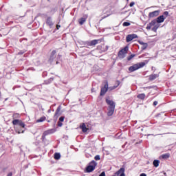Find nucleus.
<instances>
[{"mask_svg": "<svg viewBox=\"0 0 176 176\" xmlns=\"http://www.w3.org/2000/svg\"><path fill=\"white\" fill-rule=\"evenodd\" d=\"M145 65V63H137L133 66H131L129 69V70L131 72H134V71H137V69H140V68H142Z\"/></svg>", "mask_w": 176, "mask_h": 176, "instance_id": "obj_1", "label": "nucleus"}, {"mask_svg": "<svg viewBox=\"0 0 176 176\" xmlns=\"http://www.w3.org/2000/svg\"><path fill=\"white\" fill-rule=\"evenodd\" d=\"M96 166H97V162L95 161H92L89 163V166L86 168L87 173H91L94 171L96 168Z\"/></svg>", "mask_w": 176, "mask_h": 176, "instance_id": "obj_2", "label": "nucleus"}, {"mask_svg": "<svg viewBox=\"0 0 176 176\" xmlns=\"http://www.w3.org/2000/svg\"><path fill=\"white\" fill-rule=\"evenodd\" d=\"M127 52H129L128 46H126L124 49L121 50L118 53L120 58H124V57H126V54H127Z\"/></svg>", "mask_w": 176, "mask_h": 176, "instance_id": "obj_3", "label": "nucleus"}, {"mask_svg": "<svg viewBox=\"0 0 176 176\" xmlns=\"http://www.w3.org/2000/svg\"><path fill=\"white\" fill-rule=\"evenodd\" d=\"M12 124H14V126H17V125L20 126L23 129H24V127H25V124H24V122H23V121H21L20 120H14L12 121Z\"/></svg>", "mask_w": 176, "mask_h": 176, "instance_id": "obj_4", "label": "nucleus"}, {"mask_svg": "<svg viewBox=\"0 0 176 176\" xmlns=\"http://www.w3.org/2000/svg\"><path fill=\"white\" fill-rule=\"evenodd\" d=\"M113 176H126V174H124V168H120Z\"/></svg>", "mask_w": 176, "mask_h": 176, "instance_id": "obj_5", "label": "nucleus"}, {"mask_svg": "<svg viewBox=\"0 0 176 176\" xmlns=\"http://www.w3.org/2000/svg\"><path fill=\"white\" fill-rule=\"evenodd\" d=\"M106 102H107V105H109L108 108L115 109L116 104H115V102H113V100L107 99Z\"/></svg>", "mask_w": 176, "mask_h": 176, "instance_id": "obj_6", "label": "nucleus"}, {"mask_svg": "<svg viewBox=\"0 0 176 176\" xmlns=\"http://www.w3.org/2000/svg\"><path fill=\"white\" fill-rule=\"evenodd\" d=\"M159 13H160V11L159 10L151 12L148 14V17H150L151 19H153V17H156L159 16Z\"/></svg>", "mask_w": 176, "mask_h": 176, "instance_id": "obj_7", "label": "nucleus"}, {"mask_svg": "<svg viewBox=\"0 0 176 176\" xmlns=\"http://www.w3.org/2000/svg\"><path fill=\"white\" fill-rule=\"evenodd\" d=\"M135 38H137L136 34H129L126 36V42H131V41H133V39H135Z\"/></svg>", "mask_w": 176, "mask_h": 176, "instance_id": "obj_8", "label": "nucleus"}, {"mask_svg": "<svg viewBox=\"0 0 176 176\" xmlns=\"http://www.w3.org/2000/svg\"><path fill=\"white\" fill-rule=\"evenodd\" d=\"M56 60V51L53 50L50 56V63H53V60Z\"/></svg>", "mask_w": 176, "mask_h": 176, "instance_id": "obj_9", "label": "nucleus"}, {"mask_svg": "<svg viewBox=\"0 0 176 176\" xmlns=\"http://www.w3.org/2000/svg\"><path fill=\"white\" fill-rule=\"evenodd\" d=\"M151 27H153L154 28L157 29L160 27V25L157 22H156V20H153L150 23Z\"/></svg>", "mask_w": 176, "mask_h": 176, "instance_id": "obj_10", "label": "nucleus"}, {"mask_svg": "<svg viewBox=\"0 0 176 176\" xmlns=\"http://www.w3.org/2000/svg\"><path fill=\"white\" fill-rule=\"evenodd\" d=\"M107 91H108V82H107L104 87L101 89L100 96H104Z\"/></svg>", "mask_w": 176, "mask_h": 176, "instance_id": "obj_11", "label": "nucleus"}, {"mask_svg": "<svg viewBox=\"0 0 176 176\" xmlns=\"http://www.w3.org/2000/svg\"><path fill=\"white\" fill-rule=\"evenodd\" d=\"M164 20H166V16H164V15H161L156 19L155 21L156 23H163Z\"/></svg>", "mask_w": 176, "mask_h": 176, "instance_id": "obj_12", "label": "nucleus"}, {"mask_svg": "<svg viewBox=\"0 0 176 176\" xmlns=\"http://www.w3.org/2000/svg\"><path fill=\"white\" fill-rule=\"evenodd\" d=\"M101 40H93L88 43L89 46H96V45L100 43Z\"/></svg>", "mask_w": 176, "mask_h": 176, "instance_id": "obj_13", "label": "nucleus"}, {"mask_svg": "<svg viewBox=\"0 0 176 176\" xmlns=\"http://www.w3.org/2000/svg\"><path fill=\"white\" fill-rule=\"evenodd\" d=\"M107 111V116H112L113 115V112H115V109L108 107Z\"/></svg>", "mask_w": 176, "mask_h": 176, "instance_id": "obj_14", "label": "nucleus"}, {"mask_svg": "<svg viewBox=\"0 0 176 176\" xmlns=\"http://www.w3.org/2000/svg\"><path fill=\"white\" fill-rule=\"evenodd\" d=\"M80 129H82V131L83 133H86L87 131V130H89V129H87V127H86V124H82L80 126Z\"/></svg>", "mask_w": 176, "mask_h": 176, "instance_id": "obj_15", "label": "nucleus"}, {"mask_svg": "<svg viewBox=\"0 0 176 176\" xmlns=\"http://www.w3.org/2000/svg\"><path fill=\"white\" fill-rule=\"evenodd\" d=\"M87 19V16H85V18H81L78 20V23L80 25H82V24L86 21V19Z\"/></svg>", "mask_w": 176, "mask_h": 176, "instance_id": "obj_16", "label": "nucleus"}, {"mask_svg": "<svg viewBox=\"0 0 176 176\" xmlns=\"http://www.w3.org/2000/svg\"><path fill=\"white\" fill-rule=\"evenodd\" d=\"M156 78H159L158 74H152L150 76L151 80H153L156 79Z\"/></svg>", "mask_w": 176, "mask_h": 176, "instance_id": "obj_17", "label": "nucleus"}, {"mask_svg": "<svg viewBox=\"0 0 176 176\" xmlns=\"http://www.w3.org/2000/svg\"><path fill=\"white\" fill-rule=\"evenodd\" d=\"M47 25H50V27H52V25H53V22H52V19L50 18H48L47 19Z\"/></svg>", "mask_w": 176, "mask_h": 176, "instance_id": "obj_18", "label": "nucleus"}, {"mask_svg": "<svg viewBox=\"0 0 176 176\" xmlns=\"http://www.w3.org/2000/svg\"><path fill=\"white\" fill-rule=\"evenodd\" d=\"M159 163H160V161L155 160L153 161V166L155 167H159Z\"/></svg>", "mask_w": 176, "mask_h": 176, "instance_id": "obj_19", "label": "nucleus"}, {"mask_svg": "<svg viewBox=\"0 0 176 176\" xmlns=\"http://www.w3.org/2000/svg\"><path fill=\"white\" fill-rule=\"evenodd\" d=\"M162 159H168L170 157V153H165L161 156Z\"/></svg>", "mask_w": 176, "mask_h": 176, "instance_id": "obj_20", "label": "nucleus"}, {"mask_svg": "<svg viewBox=\"0 0 176 176\" xmlns=\"http://www.w3.org/2000/svg\"><path fill=\"white\" fill-rule=\"evenodd\" d=\"M14 130L15 131H16V133H18V134H20L21 133H24V130H22V129L20 130L19 129V128H17V126L14 127Z\"/></svg>", "mask_w": 176, "mask_h": 176, "instance_id": "obj_21", "label": "nucleus"}, {"mask_svg": "<svg viewBox=\"0 0 176 176\" xmlns=\"http://www.w3.org/2000/svg\"><path fill=\"white\" fill-rule=\"evenodd\" d=\"M60 157H61V155H60V153H56L54 154V159H56V160H58Z\"/></svg>", "mask_w": 176, "mask_h": 176, "instance_id": "obj_22", "label": "nucleus"}, {"mask_svg": "<svg viewBox=\"0 0 176 176\" xmlns=\"http://www.w3.org/2000/svg\"><path fill=\"white\" fill-rule=\"evenodd\" d=\"M138 98H140V100H144L145 98V94H140L138 96Z\"/></svg>", "mask_w": 176, "mask_h": 176, "instance_id": "obj_23", "label": "nucleus"}, {"mask_svg": "<svg viewBox=\"0 0 176 176\" xmlns=\"http://www.w3.org/2000/svg\"><path fill=\"white\" fill-rule=\"evenodd\" d=\"M45 121V118L44 117H41L39 119H38L36 120V123H41L42 122H44Z\"/></svg>", "mask_w": 176, "mask_h": 176, "instance_id": "obj_24", "label": "nucleus"}, {"mask_svg": "<svg viewBox=\"0 0 176 176\" xmlns=\"http://www.w3.org/2000/svg\"><path fill=\"white\" fill-rule=\"evenodd\" d=\"M146 47H148V43H146L144 45H142V50H145V49H146Z\"/></svg>", "mask_w": 176, "mask_h": 176, "instance_id": "obj_25", "label": "nucleus"}, {"mask_svg": "<svg viewBox=\"0 0 176 176\" xmlns=\"http://www.w3.org/2000/svg\"><path fill=\"white\" fill-rule=\"evenodd\" d=\"M133 57H135V55L132 54L127 58V60L130 61V60H131V58H133Z\"/></svg>", "mask_w": 176, "mask_h": 176, "instance_id": "obj_26", "label": "nucleus"}, {"mask_svg": "<svg viewBox=\"0 0 176 176\" xmlns=\"http://www.w3.org/2000/svg\"><path fill=\"white\" fill-rule=\"evenodd\" d=\"M129 25H130V23H129V22H124L123 23V26L124 27H129Z\"/></svg>", "mask_w": 176, "mask_h": 176, "instance_id": "obj_27", "label": "nucleus"}, {"mask_svg": "<svg viewBox=\"0 0 176 176\" xmlns=\"http://www.w3.org/2000/svg\"><path fill=\"white\" fill-rule=\"evenodd\" d=\"M116 84H117V86L113 87V89H116V87H118V86H119V85H120V81H117V82H116Z\"/></svg>", "mask_w": 176, "mask_h": 176, "instance_id": "obj_28", "label": "nucleus"}, {"mask_svg": "<svg viewBox=\"0 0 176 176\" xmlns=\"http://www.w3.org/2000/svg\"><path fill=\"white\" fill-rule=\"evenodd\" d=\"M164 14L165 15L164 17H166V19L167 16H168V12H167V11L164 12Z\"/></svg>", "mask_w": 176, "mask_h": 176, "instance_id": "obj_29", "label": "nucleus"}, {"mask_svg": "<svg viewBox=\"0 0 176 176\" xmlns=\"http://www.w3.org/2000/svg\"><path fill=\"white\" fill-rule=\"evenodd\" d=\"M100 155L95 156V160H100Z\"/></svg>", "mask_w": 176, "mask_h": 176, "instance_id": "obj_30", "label": "nucleus"}, {"mask_svg": "<svg viewBox=\"0 0 176 176\" xmlns=\"http://www.w3.org/2000/svg\"><path fill=\"white\" fill-rule=\"evenodd\" d=\"M59 120L60 122H64V117H60Z\"/></svg>", "mask_w": 176, "mask_h": 176, "instance_id": "obj_31", "label": "nucleus"}, {"mask_svg": "<svg viewBox=\"0 0 176 176\" xmlns=\"http://www.w3.org/2000/svg\"><path fill=\"white\" fill-rule=\"evenodd\" d=\"M134 2H131L130 4H129V6L131 7V8H133V6H134Z\"/></svg>", "mask_w": 176, "mask_h": 176, "instance_id": "obj_32", "label": "nucleus"}, {"mask_svg": "<svg viewBox=\"0 0 176 176\" xmlns=\"http://www.w3.org/2000/svg\"><path fill=\"white\" fill-rule=\"evenodd\" d=\"M58 126L59 127H61V126H63V123L58 122Z\"/></svg>", "mask_w": 176, "mask_h": 176, "instance_id": "obj_33", "label": "nucleus"}, {"mask_svg": "<svg viewBox=\"0 0 176 176\" xmlns=\"http://www.w3.org/2000/svg\"><path fill=\"white\" fill-rule=\"evenodd\" d=\"M157 30V29L155 28H152V31H153L154 32H156Z\"/></svg>", "mask_w": 176, "mask_h": 176, "instance_id": "obj_34", "label": "nucleus"}, {"mask_svg": "<svg viewBox=\"0 0 176 176\" xmlns=\"http://www.w3.org/2000/svg\"><path fill=\"white\" fill-rule=\"evenodd\" d=\"M99 176H105V172H102Z\"/></svg>", "mask_w": 176, "mask_h": 176, "instance_id": "obj_35", "label": "nucleus"}, {"mask_svg": "<svg viewBox=\"0 0 176 176\" xmlns=\"http://www.w3.org/2000/svg\"><path fill=\"white\" fill-rule=\"evenodd\" d=\"M60 27L61 26L60 25H56V30H60Z\"/></svg>", "mask_w": 176, "mask_h": 176, "instance_id": "obj_36", "label": "nucleus"}, {"mask_svg": "<svg viewBox=\"0 0 176 176\" xmlns=\"http://www.w3.org/2000/svg\"><path fill=\"white\" fill-rule=\"evenodd\" d=\"M139 43H140V45H142H142H144L146 43H144V42H142V41H140Z\"/></svg>", "mask_w": 176, "mask_h": 176, "instance_id": "obj_37", "label": "nucleus"}, {"mask_svg": "<svg viewBox=\"0 0 176 176\" xmlns=\"http://www.w3.org/2000/svg\"><path fill=\"white\" fill-rule=\"evenodd\" d=\"M153 105H155V106L157 105V101H155V102H153Z\"/></svg>", "mask_w": 176, "mask_h": 176, "instance_id": "obj_38", "label": "nucleus"}, {"mask_svg": "<svg viewBox=\"0 0 176 176\" xmlns=\"http://www.w3.org/2000/svg\"><path fill=\"white\" fill-rule=\"evenodd\" d=\"M13 174L12 173H9L7 176H12Z\"/></svg>", "mask_w": 176, "mask_h": 176, "instance_id": "obj_39", "label": "nucleus"}, {"mask_svg": "<svg viewBox=\"0 0 176 176\" xmlns=\"http://www.w3.org/2000/svg\"><path fill=\"white\" fill-rule=\"evenodd\" d=\"M140 176H146V174H145V173H141V174H140Z\"/></svg>", "mask_w": 176, "mask_h": 176, "instance_id": "obj_40", "label": "nucleus"}, {"mask_svg": "<svg viewBox=\"0 0 176 176\" xmlns=\"http://www.w3.org/2000/svg\"><path fill=\"white\" fill-rule=\"evenodd\" d=\"M152 26H151V25H149V26H147V30H151V28Z\"/></svg>", "mask_w": 176, "mask_h": 176, "instance_id": "obj_41", "label": "nucleus"}, {"mask_svg": "<svg viewBox=\"0 0 176 176\" xmlns=\"http://www.w3.org/2000/svg\"><path fill=\"white\" fill-rule=\"evenodd\" d=\"M164 175H165V176H166V175H167V174H166V173H164Z\"/></svg>", "mask_w": 176, "mask_h": 176, "instance_id": "obj_42", "label": "nucleus"}, {"mask_svg": "<svg viewBox=\"0 0 176 176\" xmlns=\"http://www.w3.org/2000/svg\"><path fill=\"white\" fill-rule=\"evenodd\" d=\"M56 64H58V61H56Z\"/></svg>", "mask_w": 176, "mask_h": 176, "instance_id": "obj_43", "label": "nucleus"}, {"mask_svg": "<svg viewBox=\"0 0 176 176\" xmlns=\"http://www.w3.org/2000/svg\"><path fill=\"white\" fill-rule=\"evenodd\" d=\"M127 1H129V0H126Z\"/></svg>", "mask_w": 176, "mask_h": 176, "instance_id": "obj_44", "label": "nucleus"}]
</instances>
